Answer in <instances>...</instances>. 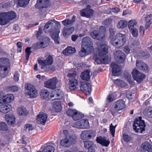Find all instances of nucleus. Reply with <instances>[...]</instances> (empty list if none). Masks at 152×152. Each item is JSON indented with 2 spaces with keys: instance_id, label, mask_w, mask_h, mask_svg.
I'll use <instances>...</instances> for the list:
<instances>
[{
  "instance_id": "10",
  "label": "nucleus",
  "mask_w": 152,
  "mask_h": 152,
  "mask_svg": "<svg viewBox=\"0 0 152 152\" xmlns=\"http://www.w3.org/2000/svg\"><path fill=\"white\" fill-rule=\"evenodd\" d=\"M39 48H43L47 47L50 42V38L39 34Z\"/></svg>"
},
{
  "instance_id": "35",
  "label": "nucleus",
  "mask_w": 152,
  "mask_h": 152,
  "mask_svg": "<svg viewBox=\"0 0 152 152\" xmlns=\"http://www.w3.org/2000/svg\"><path fill=\"white\" fill-rule=\"evenodd\" d=\"M80 137L83 140H88L91 138V135L90 134L89 131L86 130L83 131L82 132Z\"/></svg>"
},
{
  "instance_id": "9",
  "label": "nucleus",
  "mask_w": 152,
  "mask_h": 152,
  "mask_svg": "<svg viewBox=\"0 0 152 152\" xmlns=\"http://www.w3.org/2000/svg\"><path fill=\"white\" fill-rule=\"evenodd\" d=\"M93 45V42L89 37H85L83 39L82 41V46L84 48H87L92 51L94 49Z\"/></svg>"
},
{
  "instance_id": "7",
  "label": "nucleus",
  "mask_w": 152,
  "mask_h": 152,
  "mask_svg": "<svg viewBox=\"0 0 152 152\" xmlns=\"http://www.w3.org/2000/svg\"><path fill=\"white\" fill-rule=\"evenodd\" d=\"M125 106V101L122 99L118 100L113 105L111 110V113L113 115L114 113L123 109Z\"/></svg>"
},
{
  "instance_id": "19",
  "label": "nucleus",
  "mask_w": 152,
  "mask_h": 152,
  "mask_svg": "<svg viewBox=\"0 0 152 152\" xmlns=\"http://www.w3.org/2000/svg\"><path fill=\"white\" fill-rule=\"evenodd\" d=\"M83 142L85 147L88 149V152H95L97 147L93 142L87 140L84 141Z\"/></svg>"
},
{
  "instance_id": "38",
  "label": "nucleus",
  "mask_w": 152,
  "mask_h": 152,
  "mask_svg": "<svg viewBox=\"0 0 152 152\" xmlns=\"http://www.w3.org/2000/svg\"><path fill=\"white\" fill-rule=\"evenodd\" d=\"M39 8H47L50 5L49 0H39Z\"/></svg>"
},
{
  "instance_id": "17",
  "label": "nucleus",
  "mask_w": 152,
  "mask_h": 152,
  "mask_svg": "<svg viewBox=\"0 0 152 152\" xmlns=\"http://www.w3.org/2000/svg\"><path fill=\"white\" fill-rule=\"evenodd\" d=\"M80 88L81 91L86 93V95L90 94L91 91V86L90 83L87 82H82Z\"/></svg>"
},
{
  "instance_id": "2",
  "label": "nucleus",
  "mask_w": 152,
  "mask_h": 152,
  "mask_svg": "<svg viewBox=\"0 0 152 152\" xmlns=\"http://www.w3.org/2000/svg\"><path fill=\"white\" fill-rule=\"evenodd\" d=\"M108 49V46L104 43H102L98 46L97 54L95 58V61L97 64L107 63V58L104 56L107 53Z\"/></svg>"
},
{
  "instance_id": "12",
  "label": "nucleus",
  "mask_w": 152,
  "mask_h": 152,
  "mask_svg": "<svg viewBox=\"0 0 152 152\" xmlns=\"http://www.w3.org/2000/svg\"><path fill=\"white\" fill-rule=\"evenodd\" d=\"M25 88L27 93L31 97H36L37 94V91L35 87L30 84H27Z\"/></svg>"
},
{
  "instance_id": "3",
  "label": "nucleus",
  "mask_w": 152,
  "mask_h": 152,
  "mask_svg": "<svg viewBox=\"0 0 152 152\" xmlns=\"http://www.w3.org/2000/svg\"><path fill=\"white\" fill-rule=\"evenodd\" d=\"M16 13L11 11L7 12L0 13V24L5 25L10 22V21L14 19L16 17Z\"/></svg>"
},
{
  "instance_id": "13",
  "label": "nucleus",
  "mask_w": 152,
  "mask_h": 152,
  "mask_svg": "<svg viewBox=\"0 0 152 152\" xmlns=\"http://www.w3.org/2000/svg\"><path fill=\"white\" fill-rule=\"evenodd\" d=\"M132 74L134 80L138 83H140L145 78V75L136 69L133 70Z\"/></svg>"
},
{
  "instance_id": "36",
  "label": "nucleus",
  "mask_w": 152,
  "mask_h": 152,
  "mask_svg": "<svg viewBox=\"0 0 152 152\" xmlns=\"http://www.w3.org/2000/svg\"><path fill=\"white\" fill-rule=\"evenodd\" d=\"M80 77L82 80L88 81L90 79L89 71L87 70L82 72L81 74Z\"/></svg>"
},
{
  "instance_id": "11",
  "label": "nucleus",
  "mask_w": 152,
  "mask_h": 152,
  "mask_svg": "<svg viewBox=\"0 0 152 152\" xmlns=\"http://www.w3.org/2000/svg\"><path fill=\"white\" fill-rule=\"evenodd\" d=\"M25 88L27 93L31 97H36L37 94V91L35 87L30 84H27Z\"/></svg>"
},
{
  "instance_id": "15",
  "label": "nucleus",
  "mask_w": 152,
  "mask_h": 152,
  "mask_svg": "<svg viewBox=\"0 0 152 152\" xmlns=\"http://www.w3.org/2000/svg\"><path fill=\"white\" fill-rule=\"evenodd\" d=\"M53 62V57L52 56L49 55L45 60H41L39 59V64L42 66L41 69H43L45 66L51 65Z\"/></svg>"
},
{
  "instance_id": "24",
  "label": "nucleus",
  "mask_w": 152,
  "mask_h": 152,
  "mask_svg": "<svg viewBox=\"0 0 152 152\" xmlns=\"http://www.w3.org/2000/svg\"><path fill=\"white\" fill-rule=\"evenodd\" d=\"M48 118L47 115L42 112H40L39 114V124L44 125L46 123Z\"/></svg>"
},
{
  "instance_id": "20",
  "label": "nucleus",
  "mask_w": 152,
  "mask_h": 152,
  "mask_svg": "<svg viewBox=\"0 0 152 152\" xmlns=\"http://www.w3.org/2000/svg\"><path fill=\"white\" fill-rule=\"evenodd\" d=\"M94 10L91 9L86 8L80 11L81 15L82 16L90 18L93 15Z\"/></svg>"
},
{
  "instance_id": "26",
  "label": "nucleus",
  "mask_w": 152,
  "mask_h": 152,
  "mask_svg": "<svg viewBox=\"0 0 152 152\" xmlns=\"http://www.w3.org/2000/svg\"><path fill=\"white\" fill-rule=\"evenodd\" d=\"M5 117L9 124L12 125L15 124V118L14 115L12 114H6Z\"/></svg>"
},
{
  "instance_id": "54",
  "label": "nucleus",
  "mask_w": 152,
  "mask_h": 152,
  "mask_svg": "<svg viewBox=\"0 0 152 152\" xmlns=\"http://www.w3.org/2000/svg\"><path fill=\"white\" fill-rule=\"evenodd\" d=\"M31 47H28L25 50L26 57L27 60H28L29 56L31 53Z\"/></svg>"
},
{
  "instance_id": "46",
  "label": "nucleus",
  "mask_w": 152,
  "mask_h": 152,
  "mask_svg": "<svg viewBox=\"0 0 152 152\" xmlns=\"http://www.w3.org/2000/svg\"><path fill=\"white\" fill-rule=\"evenodd\" d=\"M137 23L135 20H131L129 21L128 27L129 29H132L137 27Z\"/></svg>"
},
{
  "instance_id": "31",
  "label": "nucleus",
  "mask_w": 152,
  "mask_h": 152,
  "mask_svg": "<svg viewBox=\"0 0 152 152\" xmlns=\"http://www.w3.org/2000/svg\"><path fill=\"white\" fill-rule=\"evenodd\" d=\"M75 29L73 27L69 28L65 27L63 29V34L64 37H67L68 36L72 34Z\"/></svg>"
},
{
  "instance_id": "49",
  "label": "nucleus",
  "mask_w": 152,
  "mask_h": 152,
  "mask_svg": "<svg viewBox=\"0 0 152 152\" xmlns=\"http://www.w3.org/2000/svg\"><path fill=\"white\" fill-rule=\"evenodd\" d=\"M30 0H19L18 2V5L20 7H24L29 3Z\"/></svg>"
},
{
  "instance_id": "64",
  "label": "nucleus",
  "mask_w": 152,
  "mask_h": 152,
  "mask_svg": "<svg viewBox=\"0 0 152 152\" xmlns=\"http://www.w3.org/2000/svg\"><path fill=\"white\" fill-rule=\"evenodd\" d=\"M14 80L15 82H17L18 81L19 74L18 72H15L14 74Z\"/></svg>"
},
{
  "instance_id": "44",
  "label": "nucleus",
  "mask_w": 152,
  "mask_h": 152,
  "mask_svg": "<svg viewBox=\"0 0 152 152\" xmlns=\"http://www.w3.org/2000/svg\"><path fill=\"white\" fill-rule=\"evenodd\" d=\"M152 23V15L150 14L146 18V24L145 28L146 29H148L151 24Z\"/></svg>"
},
{
  "instance_id": "61",
  "label": "nucleus",
  "mask_w": 152,
  "mask_h": 152,
  "mask_svg": "<svg viewBox=\"0 0 152 152\" xmlns=\"http://www.w3.org/2000/svg\"><path fill=\"white\" fill-rule=\"evenodd\" d=\"M115 97L116 96L114 94H110L107 97V99L109 102H111L115 99Z\"/></svg>"
},
{
  "instance_id": "4",
  "label": "nucleus",
  "mask_w": 152,
  "mask_h": 152,
  "mask_svg": "<svg viewBox=\"0 0 152 152\" xmlns=\"http://www.w3.org/2000/svg\"><path fill=\"white\" fill-rule=\"evenodd\" d=\"M111 43L116 48H119L124 45L126 42V36L121 33L117 34L111 41Z\"/></svg>"
},
{
  "instance_id": "40",
  "label": "nucleus",
  "mask_w": 152,
  "mask_h": 152,
  "mask_svg": "<svg viewBox=\"0 0 152 152\" xmlns=\"http://www.w3.org/2000/svg\"><path fill=\"white\" fill-rule=\"evenodd\" d=\"M53 105L56 112H59L61 109V106L60 101H55L53 102Z\"/></svg>"
},
{
  "instance_id": "21",
  "label": "nucleus",
  "mask_w": 152,
  "mask_h": 152,
  "mask_svg": "<svg viewBox=\"0 0 152 152\" xmlns=\"http://www.w3.org/2000/svg\"><path fill=\"white\" fill-rule=\"evenodd\" d=\"M63 95V92L60 89H58L55 91L52 92L50 94V97L54 98L52 100L54 99H61Z\"/></svg>"
},
{
  "instance_id": "53",
  "label": "nucleus",
  "mask_w": 152,
  "mask_h": 152,
  "mask_svg": "<svg viewBox=\"0 0 152 152\" xmlns=\"http://www.w3.org/2000/svg\"><path fill=\"white\" fill-rule=\"evenodd\" d=\"M77 113V110H75L69 109L66 112V114L68 116L72 117V118L75 113Z\"/></svg>"
},
{
  "instance_id": "48",
  "label": "nucleus",
  "mask_w": 152,
  "mask_h": 152,
  "mask_svg": "<svg viewBox=\"0 0 152 152\" xmlns=\"http://www.w3.org/2000/svg\"><path fill=\"white\" fill-rule=\"evenodd\" d=\"M83 116V114L78 112L77 110V113H75L72 118L74 121H77L82 118Z\"/></svg>"
},
{
  "instance_id": "43",
  "label": "nucleus",
  "mask_w": 152,
  "mask_h": 152,
  "mask_svg": "<svg viewBox=\"0 0 152 152\" xmlns=\"http://www.w3.org/2000/svg\"><path fill=\"white\" fill-rule=\"evenodd\" d=\"M143 114L146 118H152V108H146L143 111Z\"/></svg>"
},
{
  "instance_id": "34",
  "label": "nucleus",
  "mask_w": 152,
  "mask_h": 152,
  "mask_svg": "<svg viewBox=\"0 0 152 152\" xmlns=\"http://www.w3.org/2000/svg\"><path fill=\"white\" fill-rule=\"evenodd\" d=\"M76 16L73 15L72 19L71 20H69V19H66L62 21L63 24L66 27L73 24L75 20Z\"/></svg>"
},
{
  "instance_id": "39",
  "label": "nucleus",
  "mask_w": 152,
  "mask_h": 152,
  "mask_svg": "<svg viewBox=\"0 0 152 152\" xmlns=\"http://www.w3.org/2000/svg\"><path fill=\"white\" fill-rule=\"evenodd\" d=\"M127 22L124 20H120L117 23V27L118 29H123L126 28L128 25Z\"/></svg>"
},
{
  "instance_id": "33",
  "label": "nucleus",
  "mask_w": 152,
  "mask_h": 152,
  "mask_svg": "<svg viewBox=\"0 0 152 152\" xmlns=\"http://www.w3.org/2000/svg\"><path fill=\"white\" fill-rule=\"evenodd\" d=\"M76 50L75 48H73L71 47L67 48L64 50L62 52L65 55L68 56L71 53H73L75 52Z\"/></svg>"
},
{
  "instance_id": "8",
  "label": "nucleus",
  "mask_w": 152,
  "mask_h": 152,
  "mask_svg": "<svg viewBox=\"0 0 152 152\" xmlns=\"http://www.w3.org/2000/svg\"><path fill=\"white\" fill-rule=\"evenodd\" d=\"M73 126L77 129H88L89 127L88 121L86 119H82L74 123Z\"/></svg>"
},
{
  "instance_id": "27",
  "label": "nucleus",
  "mask_w": 152,
  "mask_h": 152,
  "mask_svg": "<svg viewBox=\"0 0 152 152\" xmlns=\"http://www.w3.org/2000/svg\"><path fill=\"white\" fill-rule=\"evenodd\" d=\"M11 106L8 104H4L0 105V112L5 113L10 111L11 109Z\"/></svg>"
},
{
  "instance_id": "32",
  "label": "nucleus",
  "mask_w": 152,
  "mask_h": 152,
  "mask_svg": "<svg viewBox=\"0 0 152 152\" xmlns=\"http://www.w3.org/2000/svg\"><path fill=\"white\" fill-rule=\"evenodd\" d=\"M41 149L42 151H39V152H54L55 148L50 145L42 146Z\"/></svg>"
},
{
  "instance_id": "5",
  "label": "nucleus",
  "mask_w": 152,
  "mask_h": 152,
  "mask_svg": "<svg viewBox=\"0 0 152 152\" xmlns=\"http://www.w3.org/2000/svg\"><path fill=\"white\" fill-rule=\"evenodd\" d=\"M67 76L69 77V83L70 86L69 89L71 90H73L76 89L78 85V82L76 79L77 77L76 72L74 71L73 72H70L67 75Z\"/></svg>"
},
{
  "instance_id": "29",
  "label": "nucleus",
  "mask_w": 152,
  "mask_h": 152,
  "mask_svg": "<svg viewBox=\"0 0 152 152\" xmlns=\"http://www.w3.org/2000/svg\"><path fill=\"white\" fill-rule=\"evenodd\" d=\"M10 64L9 59L7 58H1L0 59V67L9 68Z\"/></svg>"
},
{
  "instance_id": "58",
  "label": "nucleus",
  "mask_w": 152,
  "mask_h": 152,
  "mask_svg": "<svg viewBox=\"0 0 152 152\" xmlns=\"http://www.w3.org/2000/svg\"><path fill=\"white\" fill-rule=\"evenodd\" d=\"M132 33L133 36L134 37H137L138 35V31L137 28H136L129 29Z\"/></svg>"
},
{
  "instance_id": "18",
  "label": "nucleus",
  "mask_w": 152,
  "mask_h": 152,
  "mask_svg": "<svg viewBox=\"0 0 152 152\" xmlns=\"http://www.w3.org/2000/svg\"><path fill=\"white\" fill-rule=\"evenodd\" d=\"M58 81L57 78L53 77L45 82V86L48 88L54 89L56 88V85Z\"/></svg>"
},
{
  "instance_id": "55",
  "label": "nucleus",
  "mask_w": 152,
  "mask_h": 152,
  "mask_svg": "<svg viewBox=\"0 0 152 152\" xmlns=\"http://www.w3.org/2000/svg\"><path fill=\"white\" fill-rule=\"evenodd\" d=\"M7 124L5 122H0V130L5 131L7 130Z\"/></svg>"
},
{
  "instance_id": "60",
  "label": "nucleus",
  "mask_w": 152,
  "mask_h": 152,
  "mask_svg": "<svg viewBox=\"0 0 152 152\" xmlns=\"http://www.w3.org/2000/svg\"><path fill=\"white\" fill-rule=\"evenodd\" d=\"M117 125L114 126L112 124L110 126V131L113 137H114L115 132V128Z\"/></svg>"
},
{
  "instance_id": "57",
  "label": "nucleus",
  "mask_w": 152,
  "mask_h": 152,
  "mask_svg": "<svg viewBox=\"0 0 152 152\" xmlns=\"http://www.w3.org/2000/svg\"><path fill=\"white\" fill-rule=\"evenodd\" d=\"M7 90L10 91H16L18 90V88L16 86H8L7 88Z\"/></svg>"
},
{
  "instance_id": "59",
  "label": "nucleus",
  "mask_w": 152,
  "mask_h": 152,
  "mask_svg": "<svg viewBox=\"0 0 152 152\" xmlns=\"http://www.w3.org/2000/svg\"><path fill=\"white\" fill-rule=\"evenodd\" d=\"M112 20L113 19L111 18L106 19L103 22V24L107 26H109L111 24Z\"/></svg>"
},
{
  "instance_id": "37",
  "label": "nucleus",
  "mask_w": 152,
  "mask_h": 152,
  "mask_svg": "<svg viewBox=\"0 0 152 152\" xmlns=\"http://www.w3.org/2000/svg\"><path fill=\"white\" fill-rule=\"evenodd\" d=\"M92 51L86 48H84L83 47H81V50L79 51V54L81 57H84L89 54Z\"/></svg>"
},
{
  "instance_id": "25",
  "label": "nucleus",
  "mask_w": 152,
  "mask_h": 152,
  "mask_svg": "<svg viewBox=\"0 0 152 152\" xmlns=\"http://www.w3.org/2000/svg\"><path fill=\"white\" fill-rule=\"evenodd\" d=\"M142 151L148 152H152V146L147 142H145L142 144L141 147Z\"/></svg>"
},
{
  "instance_id": "51",
  "label": "nucleus",
  "mask_w": 152,
  "mask_h": 152,
  "mask_svg": "<svg viewBox=\"0 0 152 152\" xmlns=\"http://www.w3.org/2000/svg\"><path fill=\"white\" fill-rule=\"evenodd\" d=\"M109 30L110 33L109 39L111 41L114 38L113 36L115 33V28L110 27L109 28Z\"/></svg>"
},
{
  "instance_id": "23",
  "label": "nucleus",
  "mask_w": 152,
  "mask_h": 152,
  "mask_svg": "<svg viewBox=\"0 0 152 152\" xmlns=\"http://www.w3.org/2000/svg\"><path fill=\"white\" fill-rule=\"evenodd\" d=\"M90 34L94 39L96 40L102 39L104 37L103 33H100L99 31L97 30H94L91 32Z\"/></svg>"
},
{
  "instance_id": "16",
  "label": "nucleus",
  "mask_w": 152,
  "mask_h": 152,
  "mask_svg": "<svg viewBox=\"0 0 152 152\" xmlns=\"http://www.w3.org/2000/svg\"><path fill=\"white\" fill-rule=\"evenodd\" d=\"M115 58L117 61L120 63H122L124 61L125 56L124 53L120 50H115L114 52Z\"/></svg>"
},
{
  "instance_id": "1",
  "label": "nucleus",
  "mask_w": 152,
  "mask_h": 152,
  "mask_svg": "<svg viewBox=\"0 0 152 152\" xmlns=\"http://www.w3.org/2000/svg\"><path fill=\"white\" fill-rule=\"evenodd\" d=\"M61 25L59 22L55 20H52L48 21L45 25L44 28V31L46 33L53 32L51 37L56 44H59L60 43L58 34L60 32L59 29Z\"/></svg>"
},
{
  "instance_id": "47",
  "label": "nucleus",
  "mask_w": 152,
  "mask_h": 152,
  "mask_svg": "<svg viewBox=\"0 0 152 152\" xmlns=\"http://www.w3.org/2000/svg\"><path fill=\"white\" fill-rule=\"evenodd\" d=\"M68 139L70 145L75 144L77 141V137L75 134L70 135L68 137Z\"/></svg>"
},
{
  "instance_id": "30",
  "label": "nucleus",
  "mask_w": 152,
  "mask_h": 152,
  "mask_svg": "<svg viewBox=\"0 0 152 152\" xmlns=\"http://www.w3.org/2000/svg\"><path fill=\"white\" fill-rule=\"evenodd\" d=\"M96 140L98 143L106 147L108 146L110 142L108 140H107L101 136L97 137Z\"/></svg>"
},
{
  "instance_id": "62",
  "label": "nucleus",
  "mask_w": 152,
  "mask_h": 152,
  "mask_svg": "<svg viewBox=\"0 0 152 152\" xmlns=\"http://www.w3.org/2000/svg\"><path fill=\"white\" fill-rule=\"evenodd\" d=\"M123 137L124 140L126 142H129L131 140V137L126 133L123 134Z\"/></svg>"
},
{
  "instance_id": "63",
  "label": "nucleus",
  "mask_w": 152,
  "mask_h": 152,
  "mask_svg": "<svg viewBox=\"0 0 152 152\" xmlns=\"http://www.w3.org/2000/svg\"><path fill=\"white\" fill-rule=\"evenodd\" d=\"M24 128H25L26 131H27V129H28V131L31 130L33 129L32 125L29 124H27L25 125Z\"/></svg>"
},
{
  "instance_id": "45",
  "label": "nucleus",
  "mask_w": 152,
  "mask_h": 152,
  "mask_svg": "<svg viewBox=\"0 0 152 152\" xmlns=\"http://www.w3.org/2000/svg\"><path fill=\"white\" fill-rule=\"evenodd\" d=\"M60 144L61 146L65 147H68L70 145L68 137H65L61 140Z\"/></svg>"
},
{
  "instance_id": "6",
  "label": "nucleus",
  "mask_w": 152,
  "mask_h": 152,
  "mask_svg": "<svg viewBox=\"0 0 152 152\" xmlns=\"http://www.w3.org/2000/svg\"><path fill=\"white\" fill-rule=\"evenodd\" d=\"M142 118L140 117L138 118H136L133 124V128L136 132H142L145 130V125L144 121L142 120Z\"/></svg>"
},
{
  "instance_id": "28",
  "label": "nucleus",
  "mask_w": 152,
  "mask_h": 152,
  "mask_svg": "<svg viewBox=\"0 0 152 152\" xmlns=\"http://www.w3.org/2000/svg\"><path fill=\"white\" fill-rule=\"evenodd\" d=\"M14 99V96L12 94H8L4 96L2 98V100H0V103H1L3 102H12Z\"/></svg>"
},
{
  "instance_id": "42",
  "label": "nucleus",
  "mask_w": 152,
  "mask_h": 152,
  "mask_svg": "<svg viewBox=\"0 0 152 152\" xmlns=\"http://www.w3.org/2000/svg\"><path fill=\"white\" fill-rule=\"evenodd\" d=\"M8 68L0 67V76L1 77H6L8 73Z\"/></svg>"
},
{
  "instance_id": "14",
  "label": "nucleus",
  "mask_w": 152,
  "mask_h": 152,
  "mask_svg": "<svg viewBox=\"0 0 152 152\" xmlns=\"http://www.w3.org/2000/svg\"><path fill=\"white\" fill-rule=\"evenodd\" d=\"M112 72L114 76H118L122 73L121 67L115 63L112 62L111 64Z\"/></svg>"
},
{
  "instance_id": "50",
  "label": "nucleus",
  "mask_w": 152,
  "mask_h": 152,
  "mask_svg": "<svg viewBox=\"0 0 152 152\" xmlns=\"http://www.w3.org/2000/svg\"><path fill=\"white\" fill-rule=\"evenodd\" d=\"M49 94V92L47 90H42L40 92V96L43 99L46 98Z\"/></svg>"
},
{
  "instance_id": "22",
  "label": "nucleus",
  "mask_w": 152,
  "mask_h": 152,
  "mask_svg": "<svg viewBox=\"0 0 152 152\" xmlns=\"http://www.w3.org/2000/svg\"><path fill=\"white\" fill-rule=\"evenodd\" d=\"M136 66L139 69L142 71L147 72L148 70V66L145 63L140 60L136 61Z\"/></svg>"
},
{
  "instance_id": "52",
  "label": "nucleus",
  "mask_w": 152,
  "mask_h": 152,
  "mask_svg": "<svg viewBox=\"0 0 152 152\" xmlns=\"http://www.w3.org/2000/svg\"><path fill=\"white\" fill-rule=\"evenodd\" d=\"M115 83L118 86L121 87H124L126 85L124 82L123 80H116L115 81Z\"/></svg>"
},
{
  "instance_id": "56",
  "label": "nucleus",
  "mask_w": 152,
  "mask_h": 152,
  "mask_svg": "<svg viewBox=\"0 0 152 152\" xmlns=\"http://www.w3.org/2000/svg\"><path fill=\"white\" fill-rule=\"evenodd\" d=\"M126 97L129 99H130L132 98V96H134L135 95V94L134 93H133L132 92L130 91H127L126 92Z\"/></svg>"
},
{
  "instance_id": "41",
  "label": "nucleus",
  "mask_w": 152,
  "mask_h": 152,
  "mask_svg": "<svg viewBox=\"0 0 152 152\" xmlns=\"http://www.w3.org/2000/svg\"><path fill=\"white\" fill-rule=\"evenodd\" d=\"M17 112L18 114L21 116H26L28 114L26 109L23 107L18 108Z\"/></svg>"
}]
</instances>
